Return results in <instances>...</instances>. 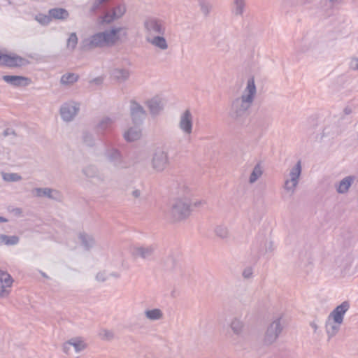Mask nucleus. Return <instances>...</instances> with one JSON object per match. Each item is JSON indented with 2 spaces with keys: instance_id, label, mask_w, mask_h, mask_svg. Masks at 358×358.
<instances>
[{
  "instance_id": "nucleus-1",
  "label": "nucleus",
  "mask_w": 358,
  "mask_h": 358,
  "mask_svg": "<svg viewBox=\"0 0 358 358\" xmlns=\"http://www.w3.org/2000/svg\"><path fill=\"white\" fill-rule=\"evenodd\" d=\"M257 93L253 77L247 81V86L241 96L231 101L229 106V117L237 122H242L250 114V108Z\"/></svg>"
},
{
  "instance_id": "nucleus-2",
  "label": "nucleus",
  "mask_w": 358,
  "mask_h": 358,
  "mask_svg": "<svg viewBox=\"0 0 358 358\" xmlns=\"http://www.w3.org/2000/svg\"><path fill=\"white\" fill-rule=\"evenodd\" d=\"M122 27L113 28L110 31L98 32L82 40L80 50L88 51L97 48L113 45L119 39L118 34Z\"/></svg>"
},
{
  "instance_id": "nucleus-3",
  "label": "nucleus",
  "mask_w": 358,
  "mask_h": 358,
  "mask_svg": "<svg viewBox=\"0 0 358 358\" xmlns=\"http://www.w3.org/2000/svg\"><path fill=\"white\" fill-rule=\"evenodd\" d=\"M126 10V6L124 3H119L115 6H109L103 0H96L92 3L90 12L91 14L102 12L101 23L110 24L122 17Z\"/></svg>"
},
{
  "instance_id": "nucleus-4",
  "label": "nucleus",
  "mask_w": 358,
  "mask_h": 358,
  "mask_svg": "<svg viewBox=\"0 0 358 358\" xmlns=\"http://www.w3.org/2000/svg\"><path fill=\"white\" fill-rule=\"evenodd\" d=\"M191 203L186 199L175 200L166 213V217L171 222H180L189 217L191 212Z\"/></svg>"
},
{
  "instance_id": "nucleus-5",
  "label": "nucleus",
  "mask_w": 358,
  "mask_h": 358,
  "mask_svg": "<svg viewBox=\"0 0 358 358\" xmlns=\"http://www.w3.org/2000/svg\"><path fill=\"white\" fill-rule=\"evenodd\" d=\"M103 156L106 160L116 169H126L130 164L125 159L120 150L113 145L106 147Z\"/></svg>"
},
{
  "instance_id": "nucleus-6",
  "label": "nucleus",
  "mask_w": 358,
  "mask_h": 358,
  "mask_svg": "<svg viewBox=\"0 0 358 358\" xmlns=\"http://www.w3.org/2000/svg\"><path fill=\"white\" fill-rule=\"evenodd\" d=\"M168 152L162 148H157L155 150L152 158V167L156 171H163L169 165Z\"/></svg>"
},
{
  "instance_id": "nucleus-7",
  "label": "nucleus",
  "mask_w": 358,
  "mask_h": 358,
  "mask_svg": "<svg viewBox=\"0 0 358 358\" xmlns=\"http://www.w3.org/2000/svg\"><path fill=\"white\" fill-rule=\"evenodd\" d=\"M282 329L283 326L281 324L280 318H278L272 322L266 331L264 338V344L269 345L275 342Z\"/></svg>"
},
{
  "instance_id": "nucleus-8",
  "label": "nucleus",
  "mask_w": 358,
  "mask_h": 358,
  "mask_svg": "<svg viewBox=\"0 0 358 358\" xmlns=\"http://www.w3.org/2000/svg\"><path fill=\"white\" fill-rule=\"evenodd\" d=\"M129 110L132 122L135 125L141 124L147 115L144 108L136 101L131 99L130 101Z\"/></svg>"
},
{
  "instance_id": "nucleus-9",
  "label": "nucleus",
  "mask_w": 358,
  "mask_h": 358,
  "mask_svg": "<svg viewBox=\"0 0 358 358\" xmlns=\"http://www.w3.org/2000/svg\"><path fill=\"white\" fill-rule=\"evenodd\" d=\"M2 59L1 65L9 68H19L29 64V61L28 59L15 54H4Z\"/></svg>"
},
{
  "instance_id": "nucleus-10",
  "label": "nucleus",
  "mask_w": 358,
  "mask_h": 358,
  "mask_svg": "<svg viewBox=\"0 0 358 358\" xmlns=\"http://www.w3.org/2000/svg\"><path fill=\"white\" fill-rule=\"evenodd\" d=\"M146 31L150 34L164 35L166 28L163 22L159 19L150 17L144 22Z\"/></svg>"
},
{
  "instance_id": "nucleus-11",
  "label": "nucleus",
  "mask_w": 358,
  "mask_h": 358,
  "mask_svg": "<svg viewBox=\"0 0 358 358\" xmlns=\"http://www.w3.org/2000/svg\"><path fill=\"white\" fill-rule=\"evenodd\" d=\"M155 250V245H139L134 248L132 255L136 258L140 257L145 260H150L152 259Z\"/></svg>"
},
{
  "instance_id": "nucleus-12",
  "label": "nucleus",
  "mask_w": 358,
  "mask_h": 358,
  "mask_svg": "<svg viewBox=\"0 0 358 358\" xmlns=\"http://www.w3.org/2000/svg\"><path fill=\"white\" fill-rule=\"evenodd\" d=\"M32 193L37 197H47L57 201L62 199V194L59 191L49 187H36L32 190Z\"/></svg>"
},
{
  "instance_id": "nucleus-13",
  "label": "nucleus",
  "mask_w": 358,
  "mask_h": 358,
  "mask_svg": "<svg viewBox=\"0 0 358 358\" xmlns=\"http://www.w3.org/2000/svg\"><path fill=\"white\" fill-rule=\"evenodd\" d=\"M178 127L184 134L187 135L192 134L193 128V116L189 109L185 110L181 114Z\"/></svg>"
},
{
  "instance_id": "nucleus-14",
  "label": "nucleus",
  "mask_w": 358,
  "mask_h": 358,
  "mask_svg": "<svg viewBox=\"0 0 358 358\" xmlns=\"http://www.w3.org/2000/svg\"><path fill=\"white\" fill-rule=\"evenodd\" d=\"M79 110V104L72 103H65L60 108V115L62 118L66 122L71 121Z\"/></svg>"
},
{
  "instance_id": "nucleus-15",
  "label": "nucleus",
  "mask_w": 358,
  "mask_h": 358,
  "mask_svg": "<svg viewBox=\"0 0 358 358\" xmlns=\"http://www.w3.org/2000/svg\"><path fill=\"white\" fill-rule=\"evenodd\" d=\"M13 282V279L9 273L3 271L0 273V298L9 295Z\"/></svg>"
},
{
  "instance_id": "nucleus-16",
  "label": "nucleus",
  "mask_w": 358,
  "mask_h": 358,
  "mask_svg": "<svg viewBox=\"0 0 358 358\" xmlns=\"http://www.w3.org/2000/svg\"><path fill=\"white\" fill-rule=\"evenodd\" d=\"M350 308V303L348 301H343L336 307L329 314V318L332 319L336 323H343L345 313Z\"/></svg>"
},
{
  "instance_id": "nucleus-17",
  "label": "nucleus",
  "mask_w": 358,
  "mask_h": 358,
  "mask_svg": "<svg viewBox=\"0 0 358 358\" xmlns=\"http://www.w3.org/2000/svg\"><path fill=\"white\" fill-rule=\"evenodd\" d=\"M2 80L14 87H26L31 83V79L21 76L6 75L2 76Z\"/></svg>"
},
{
  "instance_id": "nucleus-18",
  "label": "nucleus",
  "mask_w": 358,
  "mask_h": 358,
  "mask_svg": "<svg viewBox=\"0 0 358 358\" xmlns=\"http://www.w3.org/2000/svg\"><path fill=\"white\" fill-rule=\"evenodd\" d=\"M114 120L108 117L102 118L95 127L96 132L99 135H106L113 129Z\"/></svg>"
},
{
  "instance_id": "nucleus-19",
  "label": "nucleus",
  "mask_w": 358,
  "mask_h": 358,
  "mask_svg": "<svg viewBox=\"0 0 358 358\" xmlns=\"http://www.w3.org/2000/svg\"><path fill=\"white\" fill-rule=\"evenodd\" d=\"M355 179V176H348L342 179L338 184L335 185L336 192L338 194H346Z\"/></svg>"
},
{
  "instance_id": "nucleus-20",
  "label": "nucleus",
  "mask_w": 358,
  "mask_h": 358,
  "mask_svg": "<svg viewBox=\"0 0 358 358\" xmlns=\"http://www.w3.org/2000/svg\"><path fill=\"white\" fill-rule=\"evenodd\" d=\"M152 115H158L163 109V103L161 98L155 96L146 102Z\"/></svg>"
},
{
  "instance_id": "nucleus-21",
  "label": "nucleus",
  "mask_w": 358,
  "mask_h": 358,
  "mask_svg": "<svg viewBox=\"0 0 358 358\" xmlns=\"http://www.w3.org/2000/svg\"><path fill=\"white\" fill-rule=\"evenodd\" d=\"M78 239L81 245L87 251L91 250L96 244V241L94 236L85 232L79 233Z\"/></svg>"
},
{
  "instance_id": "nucleus-22",
  "label": "nucleus",
  "mask_w": 358,
  "mask_h": 358,
  "mask_svg": "<svg viewBox=\"0 0 358 358\" xmlns=\"http://www.w3.org/2000/svg\"><path fill=\"white\" fill-rule=\"evenodd\" d=\"M139 125H135L129 128L124 133V138L127 142H133L138 140L141 137V129L138 127Z\"/></svg>"
},
{
  "instance_id": "nucleus-23",
  "label": "nucleus",
  "mask_w": 358,
  "mask_h": 358,
  "mask_svg": "<svg viewBox=\"0 0 358 358\" xmlns=\"http://www.w3.org/2000/svg\"><path fill=\"white\" fill-rule=\"evenodd\" d=\"M111 76L119 83H122L128 80L130 76V72L126 69H115L111 72Z\"/></svg>"
},
{
  "instance_id": "nucleus-24",
  "label": "nucleus",
  "mask_w": 358,
  "mask_h": 358,
  "mask_svg": "<svg viewBox=\"0 0 358 358\" xmlns=\"http://www.w3.org/2000/svg\"><path fill=\"white\" fill-rule=\"evenodd\" d=\"M342 323H336L332 319L328 317V320L326 322V331L328 334L329 338L334 336L340 329L341 324Z\"/></svg>"
},
{
  "instance_id": "nucleus-25",
  "label": "nucleus",
  "mask_w": 358,
  "mask_h": 358,
  "mask_svg": "<svg viewBox=\"0 0 358 358\" xmlns=\"http://www.w3.org/2000/svg\"><path fill=\"white\" fill-rule=\"evenodd\" d=\"M48 13L50 18L57 20H66L69 16L68 10L62 8L50 9Z\"/></svg>"
},
{
  "instance_id": "nucleus-26",
  "label": "nucleus",
  "mask_w": 358,
  "mask_h": 358,
  "mask_svg": "<svg viewBox=\"0 0 358 358\" xmlns=\"http://www.w3.org/2000/svg\"><path fill=\"white\" fill-rule=\"evenodd\" d=\"M162 36L163 35H158L152 38H147V41L161 50H166L168 48V44L166 40Z\"/></svg>"
},
{
  "instance_id": "nucleus-27",
  "label": "nucleus",
  "mask_w": 358,
  "mask_h": 358,
  "mask_svg": "<svg viewBox=\"0 0 358 358\" xmlns=\"http://www.w3.org/2000/svg\"><path fill=\"white\" fill-rule=\"evenodd\" d=\"M246 6L245 0H234L231 12L235 16H242Z\"/></svg>"
},
{
  "instance_id": "nucleus-28",
  "label": "nucleus",
  "mask_w": 358,
  "mask_h": 358,
  "mask_svg": "<svg viewBox=\"0 0 358 358\" xmlns=\"http://www.w3.org/2000/svg\"><path fill=\"white\" fill-rule=\"evenodd\" d=\"M301 173V161L297 162L294 167L292 168L289 176L290 182H293L294 185H298L299 179Z\"/></svg>"
},
{
  "instance_id": "nucleus-29",
  "label": "nucleus",
  "mask_w": 358,
  "mask_h": 358,
  "mask_svg": "<svg viewBox=\"0 0 358 358\" xmlns=\"http://www.w3.org/2000/svg\"><path fill=\"white\" fill-rule=\"evenodd\" d=\"M244 324L242 321L234 318L230 323V328L233 333L236 336H241L243 330Z\"/></svg>"
},
{
  "instance_id": "nucleus-30",
  "label": "nucleus",
  "mask_w": 358,
  "mask_h": 358,
  "mask_svg": "<svg viewBox=\"0 0 358 358\" xmlns=\"http://www.w3.org/2000/svg\"><path fill=\"white\" fill-rule=\"evenodd\" d=\"M198 3L203 15L205 17H208L213 9L212 3L207 0H198Z\"/></svg>"
},
{
  "instance_id": "nucleus-31",
  "label": "nucleus",
  "mask_w": 358,
  "mask_h": 358,
  "mask_svg": "<svg viewBox=\"0 0 358 358\" xmlns=\"http://www.w3.org/2000/svg\"><path fill=\"white\" fill-rule=\"evenodd\" d=\"M145 317L150 320H159L163 317V313L159 308L146 310L145 311Z\"/></svg>"
},
{
  "instance_id": "nucleus-32",
  "label": "nucleus",
  "mask_w": 358,
  "mask_h": 358,
  "mask_svg": "<svg viewBox=\"0 0 358 358\" xmlns=\"http://www.w3.org/2000/svg\"><path fill=\"white\" fill-rule=\"evenodd\" d=\"M263 171L261 166L260 163H258L255 165L254 167L250 178H249V182L250 183H254L262 175Z\"/></svg>"
},
{
  "instance_id": "nucleus-33",
  "label": "nucleus",
  "mask_w": 358,
  "mask_h": 358,
  "mask_svg": "<svg viewBox=\"0 0 358 358\" xmlns=\"http://www.w3.org/2000/svg\"><path fill=\"white\" fill-rule=\"evenodd\" d=\"M78 38L76 32H72L69 34L66 41V49L73 52L78 44Z\"/></svg>"
},
{
  "instance_id": "nucleus-34",
  "label": "nucleus",
  "mask_w": 358,
  "mask_h": 358,
  "mask_svg": "<svg viewBox=\"0 0 358 358\" xmlns=\"http://www.w3.org/2000/svg\"><path fill=\"white\" fill-rule=\"evenodd\" d=\"M99 169L94 165H89L82 170L83 175L90 181Z\"/></svg>"
},
{
  "instance_id": "nucleus-35",
  "label": "nucleus",
  "mask_w": 358,
  "mask_h": 358,
  "mask_svg": "<svg viewBox=\"0 0 358 358\" xmlns=\"http://www.w3.org/2000/svg\"><path fill=\"white\" fill-rule=\"evenodd\" d=\"M79 76L73 73L64 74L61 78V83L64 85H70L78 81Z\"/></svg>"
},
{
  "instance_id": "nucleus-36",
  "label": "nucleus",
  "mask_w": 358,
  "mask_h": 358,
  "mask_svg": "<svg viewBox=\"0 0 358 358\" xmlns=\"http://www.w3.org/2000/svg\"><path fill=\"white\" fill-rule=\"evenodd\" d=\"M90 182L95 185H100L105 184L106 182V176L105 173L101 172L99 170L97 173L94 175Z\"/></svg>"
},
{
  "instance_id": "nucleus-37",
  "label": "nucleus",
  "mask_w": 358,
  "mask_h": 358,
  "mask_svg": "<svg viewBox=\"0 0 358 358\" xmlns=\"http://www.w3.org/2000/svg\"><path fill=\"white\" fill-rule=\"evenodd\" d=\"M2 178L6 182H17L22 180V176L16 173H3Z\"/></svg>"
},
{
  "instance_id": "nucleus-38",
  "label": "nucleus",
  "mask_w": 358,
  "mask_h": 358,
  "mask_svg": "<svg viewBox=\"0 0 358 358\" xmlns=\"http://www.w3.org/2000/svg\"><path fill=\"white\" fill-rule=\"evenodd\" d=\"M83 141L87 146L93 147L95 145V138L93 134L88 131H84L83 133Z\"/></svg>"
},
{
  "instance_id": "nucleus-39",
  "label": "nucleus",
  "mask_w": 358,
  "mask_h": 358,
  "mask_svg": "<svg viewBox=\"0 0 358 358\" xmlns=\"http://www.w3.org/2000/svg\"><path fill=\"white\" fill-rule=\"evenodd\" d=\"M215 233L217 237L222 239L228 238L229 236L227 228L223 225L217 226L215 229Z\"/></svg>"
},
{
  "instance_id": "nucleus-40",
  "label": "nucleus",
  "mask_w": 358,
  "mask_h": 358,
  "mask_svg": "<svg viewBox=\"0 0 358 358\" xmlns=\"http://www.w3.org/2000/svg\"><path fill=\"white\" fill-rule=\"evenodd\" d=\"M164 267L166 270L173 271L178 267V264L173 257H169L164 262Z\"/></svg>"
},
{
  "instance_id": "nucleus-41",
  "label": "nucleus",
  "mask_w": 358,
  "mask_h": 358,
  "mask_svg": "<svg viewBox=\"0 0 358 358\" xmlns=\"http://www.w3.org/2000/svg\"><path fill=\"white\" fill-rule=\"evenodd\" d=\"M71 343V345L74 347L76 352H78L85 349V345L81 341L77 339H71L69 340Z\"/></svg>"
},
{
  "instance_id": "nucleus-42",
  "label": "nucleus",
  "mask_w": 358,
  "mask_h": 358,
  "mask_svg": "<svg viewBox=\"0 0 358 358\" xmlns=\"http://www.w3.org/2000/svg\"><path fill=\"white\" fill-rule=\"evenodd\" d=\"M6 238L3 239V244L7 245H16L19 242V237L17 236H7L6 235Z\"/></svg>"
},
{
  "instance_id": "nucleus-43",
  "label": "nucleus",
  "mask_w": 358,
  "mask_h": 358,
  "mask_svg": "<svg viewBox=\"0 0 358 358\" xmlns=\"http://www.w3.org/2000/svg\"><path fill=\"white\" fill-rule=\"evenodd\" d=\"M36 19L38 22L44 25L49 24L51 20L50 15L48 16L45 15H39L36 16Z\"/></svg>"
},
{
  "instance_id": "nucleus-44",
  "label": "nucleus",
  "mask_w": 358,
  "mask_h": 358,
  "mask_svg": "<svg viewBox=\"0 0 358 358\" xmlns=\"http://www.w3.org/2000/svg\"><path fill=\"white\" fill-rule=\"evenodd\" d=\"M294 183L293 182H290L289 180H286L285 182V189L287 191H292V192H294L295 190L296 187L297 185H294Z\"/></svg>"
},
{
  "instance_id": "nucleus-45",
  "label": "nucleus",
  "mask_w": 358,
  "mask_h": 358,
  "mask_svg": "<svg viewBox=\"0 0 358 358\" xmlns=\"http://www.w3.org/2000/svg\"><path fill=\"white\" fill-rule=\"evenodd\" d=\"M101 336L103 338L107 339V340H111L114 337V334H113V331L106 330V329L102 330V331L101 333Z\"/></svg>"
},
{
  "instance_id": "nucleus-46",
  "label": "nucleus",
  "mask_w": 358,
  "mask_h": 358,
  "mask_svg": "<svg viewBox=\"0 0 358 358\" xmlns=\"http://www.w3.org/2000/svg\"><path fill=\"white\" fill-rule=\"evenodd\" d=\"M264 247H265V251L264 252H265V253L272 252L275 249L273 243L271 241H266L264 243Z\"/></svg>"
},
{
  "instance_id": "nucleus-47",
  "label": "nucleus",
  "mask_w": 358,
  "mask_h": 358,
  "mask_svg": "<svg viewBox=\"0 0 358 358\" xmlns=\"http://www.w3.org/2000/svg\"><path fill=\"white\" fill-rule=\"evenodd\" d=\"M350 68L352 70H358V58H352L350 62Z\"/></svg>"
},
{
  "instance_id": "nucleus-48",
  "label": "nucleus",
  "mask_w": 358,
  "mask_h": 358,
  "mask_svg": "<svg viewBox=\"0 0 358 358\" xmlns=\"http://www.w3.org/2000/svg\"><path fill=\"white\" fill-rule=\"evenodd\" d=\"M252 271L251 268H245L243 272V276L245 278H249L252 276Z\"/></svg>"
},
{
  "instance_id": "nucleus-49",
  "label": "nucleus",
  "mask_w": 358,
  "mask_h": 358,
  "mask_svg": "<svg viewBox=\"0 0 358 358\" xmlns=\"http://www.w3.org/2000/svg\"><path fill=\"white\" fill-rule=\"evenodd\" d=\"M3 135L4 137H6V136H8L9 135H14V136H15L16 134H15V131L13 129L7 128L6 129H5L3 131Z\"/></svg>"
},
{
  "instance_id": "nucleus-50",
  "label": "nucleus",
  "mask_w": 358,
  "mask_h": 358,
  "mask_svg": "<svg viewBox=\"0 0 358 358\" xmlns=\"http://www.w3.org/2000/svg\"><path fill=\"white\" fill-rule=\"evenodd\" d=\"M106 278H107L106 276L105 273H98L96 276V279L100 282H104L106 280Z\"/></svg>"
},
{
  "instance_id": "nucleus-51",
  "label": "nucleus",
  "mask_w": 358,
  "mask_h": 358,
  "mask_svg": "<svg viewBox=\"0 0 358 358\" xmlns=\"http://www.w3.org/2000/svg\"><path fill=\"white\" fill-rule=\"evenodd\" d=\"M71 343H70V341H67L66 343H65L63 345V351L65 352V353H68L70 348H71Z\"/></svg>"
},
{
  "instance_id": "nucleus-52",
  "label": "nucleus",
  "mask_w": 358,
  "mask_h": 358,
  "mask_svg": "<svg viewBox=\"0 0 358 358\" xmlns=\"http://www.w3.org/2000/svg\"><path fill=\"white\" fill-rule=\"evenodd\" d=\"M131 194L134 198H138L141 196V191L135 189L131 192Z\"/></svg>"
},
{
  "instance_id": "nucleus-53",
  "label": "nucleus",
  "mask_w": 358,
  "mask_h": 358,
  "mask_svg": "<svg viewBox=\"0 0 358 358\" xmlns=\"http://www.w3.org/2000/svg\"><path fill=\"white\" fill-rule=\"evenodd\" d=\"M205 203H206V202L204 201H199L194 202L193 203V205H194V207H199V206H203Z\"/></svg>"
},
{
  "instance_id": "nucleus-54",
  "label": "nucleus",
  "mask_w": 358,
  "mask_h": 358,
  "mask_svg": "<svg viewBox=\"0 0 358 358\" xmlns=\"http://www.w3.org/2000/svg\"><path fill=\"white\" fill-rule=\"evenodd\" d=\"M352 112V110L350 106H346L344 108V113L345 115H350Z\"/></svg>"
},
{
  "instance_id": "nucleus-55",
  "label": "nucleus",
  "mask_w": 358,
  "mask_h": 358,
  "mask_svg": "<svg viewBox=\"0 0 358 358\" xmlns=\"http://www.w3.org/2000/svg\"><path fill=\"white\" fill-rule=\"evenodd\" d=\"M109 6H115L117 3H114L113 0H103Z\"/></svg>"
},
{
  "instance_id": "nucleus-56",
  "label": "nucleus",
  "mask_w": 358,
  "mask_h": 358,
  "mask_svg": "<svg viewBox=\"0 0 358 358\" xmlns=\"http://www.w3.org/2000/svg\"><path fill=\"white\" fill-rule=\"evenodd\" d=\"M92 82H94L96 84H100L102 82V79L101 78H96L92 80Z\"/></svg>"
},
{
  "instance_id": "nucleus-57",
  "label": "nucleus",
  "mask_w": 358,
  "mask_h": 358,
  "mask_svg": "<svg viewBox=\"0 0 358 358\" xmlns=\"http://www.w3.org/2000/svg\"><path fill=\"white\" fill-rule=\"evenodd\" d=\"M6 238V235L0 234V245L3 244V239H5Z\"/></svg>"
},
{
  "instance_id": "nucleus-58",
  "label": "nucleus",
  "mask_w": 358,
  "mask_h": 358,
  "mask_svg": "<svg viewBox=\"0 0 358 358\" xmlns=\"http://www.w3.org/2000/svg\"><path fill=\"white\" fill-rule=\"evenodd\" d=\"M14 211L15 212L16 214H21L22 212V209L19 208H15Z\"/></svg>"
},
{
  "instance_id": "nucleus-59",
  "label": "nucleus",
  "mask_w": 358,
  "mask_h": 358,
  "mask_svg": "<svg viewBox=\"0 0 358 358\" xmlns=\"http://www.w3.org/2000/svg\"><path fill=\"white\" fill-rule=\"evenodd\" d=\"M8 222V220L3 217L0 216V223L1 222Z\"/></svg>"
},
{
  "instance_id": "nucleus-60",
  "label": "nucleus",
  "mask_w": 358,
  "mask_h": 358,
  "mask_svg": "<svg viewBox=\"0 0 358 358\" xmlns=\"http://www.w3.org/2000/svg\"><path fill=\"white\" fill-rule=\"evenodd\" d=\"M4 54L1 53L0 52V65H1V63H2V60H3V56Z\"/></svg>"
},
{
  "instance_id": "nucleus-61",
  "label": "nucleus",
  "mask_w": 358,
  "mask_h": 358,
  "mask_svg": "<svg viewBox=\"0 0 358 358\" xmlns=\"http://www.w3.org/2000/svg\"><path fill=\"white\" fill-rule=\"evenodd\" d=\"M331 3H334L337 0H329Z\"/></svg>"
},
{
  "instance_id": "nucleus-62",
  "label": "nucleus",
  "mask_w": 358,
  "mask_h": 358,
  "mask_svg": "<svg viewBox=\"0 0 358 358\" xmlns=\"http://www.w3.org/2000/svg\"><path fill=\"white\" fill-rule=\"evenodd\" d=\"M42 275L45 278H48L47 275L45 273H41Z\"/></svg>"
},
{
  "instance_id": "nucleus-63",
  "label": "nucleus",
  "mask_w": 358,
  "mask_h": 358,
  "mask_svg": "<svg viewBox=\"0 0 358 358\" xmlns=\"http://www.w3.org/2000/svg\"><path fill=\"white\" fill-rule=\"evenodd\" d=\"M312 327H313L315 329H317V326H316L315 324H313V325H312Z\"/></svg>"
}]
</instances>
